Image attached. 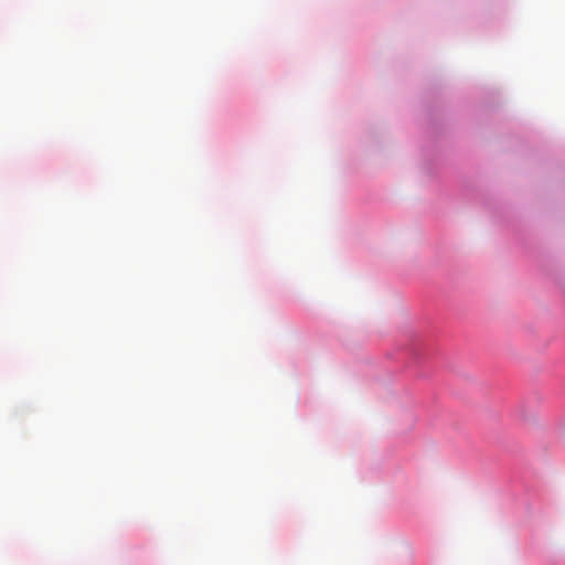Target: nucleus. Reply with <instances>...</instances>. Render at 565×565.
Returning a JSON list of instances; mask_svg holds the SVG:
<instances>
[{
    "label": "nucleus",
    "instance_id": "nucleus-1",
    "mask_svg": "<svg viewBox=\"0 0 565 565\" xmlns=\"http://www.w3.org/2000/svg\"><path fill=\"white\" fill-rule=\"evenodd\" d=\"M416 417L413 413L407 414L405 420L402 417L399 409L395 413V424L401 429H411L415 426Z\"/></svg>",
    "mask_w": 565,
    "mask_h": 565
}]
</instances>
